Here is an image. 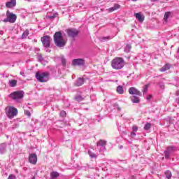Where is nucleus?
<instances>
[{
	"label": "nucleus",
	"instance_id": "obj_1",
	"mask_svg": "<svg viewBox=\"0 0 179 179\" xmlns=\"http://www.w3.org/2000/svg\"><path fill=\"white\" fill-rule=\"evenodd\" d=\"M53 41L56 47H59V48L62 47H65L66 45V43L68 41L62 36V33L61 31L55 32L53 36Z\"/></svg>",
	"mask_w": 179,
	"mask_h": 179
},
{
	"label": "nucleus",
	"instance_id": "obj_2",
	"mask_svg": "<svg viewBox=\"0 0 179 179\" xmlns=\"http://www.w3.org/2000/svg\"><path fill=\"white\" fill-rule=\"evenodd\" d=\"M35 78L41 82V83H45V82H48L50 78V73L48 72H39L37 71L35 75Z\"/></svg>",
	"mask_w": 179,
	"mask_h": 179
},
{
	"label": "nucleus",
	"instance_id": "obj_3",
	"mask_svg": "<svg viewBox=\"0 0 179 179\" xmlns=\"http://www.w3.org/2000/svg\"><path fill=\"white\" fill-rule=\"evenodd\" d=\"M111 66L113 69H121L124 68V59L121 57H116L111 62Z\"/></svg>",
	"mask_w": 179,
	"mask_h": 179
},
{
	"label": "nucleus",
	"instance_id": "obj_4",
	"mask_svg": "<svg viewBox=\"0 0 179 179\" xmlns=\"http://www.w3.org/2000/svg\"><path fill=\"white\" fill-rule=\"evenodd\" d=\"M6 115L9 120H12L17 115V109L13 106H7L6 108Z\"/></svg>",
	"mask_w": 179,
	"mask_h": 179
},
{
	"label": "nucleus",
	"instance_id": "obj_5",
	"mask_svg": "<svg viewBox=\"0 0 179 179\" xmlns=\"http://www.w3.org/2000/svg\"><path fill=\"white\" fill-rule=\"evenodd\" d=\"M6 17H7L3 20V22L5 23H7V22H9V23H15V22H16V20L17 19L16 15L9 12V10L6 12Z\"/></svg>",
	"mask_w": 179,
	"mask_h": 179
},
{
	"label": "nucleus",
	"instance_id": "obj_6",
	"mask_svg": "<svg viewBox=\"0 0 179 179\" xmlns=\"http://www.w3.org/2000/svg\"><path fill=\"white\" fill-rule=\"evenodd\" d=\"M41 41L45 48H50L51 45V37L50 36L46 35L43 37H41Z\"/></svg>",
	"mask_w": 179,
	"mask_h": 179
},
{
	"label": "nucleus",
	"instance_id": "obj_7",
	"mask_svg": "<svg viewBox=\"0 0 179 179\" xmlns=\"http://www.w3.org/2000/svg\"><path fill=\"white\" fill-rule=\"evenodd\" d=\"M66 33L69 37H71V38H75L79 35V31L75 28H70L66 29Z\"/></svg>",
	"mask_w": 179,
	"mask_h": 179
},
{
	"label": "nucleus",
	"instance_id": "obj_8",
	"mask_svg": "<svg viewBox=\"0 0 179 179\" xmlns=\"http://www.w3.org/2000/svg\"><path fill=\"white\" fill-rule=\"evenodd\" d=\"M24 96L23 92L20 91L14 92L10 94V99L13 100H20L23 99Z\"/></svg>",
	"mask_w": 179,
	"mask_h": 179
},
{
	"label": "nucleus",
	"instance_id": "obj_9",
	"mask_svg": "<svg viewBox=\"0 0 179 179\" xmlns=\"http://www.w3.org/2000/svg\"><path fill=\"white\" fill-rule=\"evenodd\" d=\"M85 61L83 59H75L72 61L73 66H85Z\"/></svg>",
	"mask_w": 179,
	"mask_h": 179
},
{
	"label": "nucleus",
	"instance_id": "obj_10",
	"mask_svg": "<svg viewBox=\"0 0 179 179\" xmlns=\"http://www.w3.org/2000/svg\"><path fill=\"white\" fill-rule=\"evenodd\" d=\"M173 152H176V148L173 145H170L167 147L166 150L165 151V157L169 159L170 157V154L173 153Z\"/></svg>",
	"mask_w": 179,
	"mask_h": 179
},
{
	"label": "nucleus",
	"instance_id": "obj_11",
	"mask_svg": "<svg viewBox=\"0 0 179 179\" xmlns=\"http://www.w3.org/2000/svg\"><path fill=\"white\" fill-rule=\"evenodd\" d=\"M29 163H31V164H37V155L29 154Z\"/></svg>",
	"mask_w": 179,
	"mask_h": 179
},
{
	"label": "nucleus",
	"instance_id": "obj_12",
	"mask_svg": "<svg viewBox=\"0 0 179 179\" xmlns=\"http://www.w3.org/2000/svg\"><path fill=\"white\" fill-rule=\"evenodd\" d=\"M129 94H136V96H142V94L136 87H130L129 89Z\"/></svg>",
	"mask_w": 179,
	"mask_h": 179
},
{
	"label": "nucleus",
	"instance_id": "obj_13",
	"mask_svg": "<svg viewBox=\"0 0 179 179\" xmlns=\"http://www.w3.org/2000/svg\"><path fill=\"white\" fill-rule=\"evenodd\" d=\"M6 8H15L16 6V0H10V1H8L6 3Z\"/></svg>",
	"mask_w": 179,
	"mask_h": 179
},
{
	"label": "nucleus",
	"instance_id": "obj_14",
	"mask_svg": "<svg viewBox=\"0 0 179 179\" xmlns=\"http://www.w3.org/2000/svg\"><path fill=\"white\" fill-rule=\"evenodd\" d=\"M120 8H121V5L116 3L113 6V7L109 8L108 9V12L109 13H111V12H114L115 10H118V9H120Z\"/></svg>",
	"mask_w": 179,
	"mask_h": 179
},
{
	"label": "nucleus",
	"instance_id": "obj_15",
	"mask_svg": "<svg viewBox=\"0 0 179 179\" xmlns=\"http://www.w3.org/2000/svg\"><path fill=\"white\" fill-rule=\"evenodd\" d=\"M134 15H135L137 20H138V22H141L142 23V22H143V20H145V17L143 15H141V13H137Z\"/></svg>",
	"mask_w": 179,
	"mask_h": 179
},
{
	"label": "nucleus",
	"instance_id": "obj_16",
	"mask_svg": "<svg viewBox=\"0 0 179 179\" xmlns=\"http://www.w3.org/2000/svg\"><path fill=\"white\" fill-rule=\"evenodd\" d=\"M85 83V78H80L77 80L76 86H82Z\"/></svg>",
	"mask_w": 179,
	"mask_h": 179
},
{
	"label": "nucleus",
	"instance_id": "obj_17",
	"mask_svg": "<svg viewBox=\"0 0 179 179\" xmlns=\"http://www.w3.org/2000/svg\"><path fill=\"white\" fill-rule=\"evenodd\" d=\"M169 69H170V64H166L162 66L159 71L160 72H166V71H169Z\"/></svg>",
	"mask_w": 179,
	"mask_h": 179
},
{
	"label": "nucleus",
	"instance_id": "obj_18",
	"mask_svg": "<svg viewBox=\"0 0 179 179\" xmlns=\"http://www.w3.org/2000/svg\"><path fill=\"white\" fill-rule=\"evenodd\" d=\"M97 146H106L107 145V141L105 140H99L96 143Z\"/></svg>",
	"mask_w": 179,
	"mask_h": 179
},
{
	"label": "nucleus",
	"instance_id": "obj_19",
	"mask_svg": "<svg viewBox=\"0 0 179 179\" xmlns=\"http://www.w3.org/2000/svg\"><path fill=\"white\" fill-rule=\"evenodd\" d=\"M50 177L52 178H57V177H59V173H58L57 171H52L50 173Z\"/></svg>",
	"mask_w": 179,
	"mask_h": 179
},
{
	"label": "nucleus",
	"instance_id": "obj_20",
	"mask_svg": "<svg viewBox=\"0 0 179 179\" xmlns=\"http://www.w3.org/2000/svg\"><path fill=\"white\" fill-rule=\"evenodd\" d=\"M9 85L11 87H15V86L17 85V80H10Z\"/></svg>",
	"mask_w": 179,
	"mask_h": 179
},
{
	"label": "nucleus",
	"instance_id": "obj_21",
	"mask_svg": "<svg viewBox=\"0 0 179 179\" xmlns=\"http://www.w3.org/2000/svg\"><path fill=\"white\" fill-rule=\"evenodd\" d=\"M131 99L132 103H139V101H140L139 98L136 96H131Z\"/></svg>",
	"mask_w": 179,
	"mask_h": 179
},
{
	"label": "nucleus",
	"instance_id": "obj_22",
	"mask_svg": "<svg viewBox=\"0 0 179 179\" xmlns=\"http://www.w3.org/2000/svg\"><path fill=\"white\" fill-rule=\"evenodd\" d=\"M117 92L119 93V94H122L124 93V88L122 86H118L117 87Z\"/></svg>",
	"mask_w": 179,
	"mask_h": 179
},
{
	"label": "nucleus",
	"instance_id": "obj_23",
	"mask_svg": "<svg viewBox=\"0 0 179 179\" xmlns=\"http://www.w3.org/2000/svg\"><path fill=\"white\" fill-rule=\"evenodd\" d=\"M165 176H166V178L171 179V176H172L171 171H166L165 172Z\"/></svg>",
	"mask_w": 179,
	"mask_h": 179
},
{
	"label": "nucleus",
	"instance_id": "obj_24",
	"mask_svg": "<svg viewBox=\"0 0 179 179\" xmlns=\"http://www.w3.org/2000/svg\"><path fill=\"white\" fill-rule=\"evenodd\" d=\"M170 15H171V13L170 12H166L164 15V20H165V22H167V20L169 19Z\"/></svg>",
	"mask_w": 179,
	"mask_h": 179
},
{
	"label": "nucleus",
	"instance_id": "obj_25",
	"mask_svg": "<svg viewBox=\"0 0 179 179\" xmlns=\"http://www.w3.org/2000/svg\"><path fill=\"white\" fill-rule=\"evenodd\" d=\"M152 127V124L150 123H147L145 127H144V129L145 131H149V129H150V127Z\"/></svg>",
	"mask_w": 179,
	"mask_h": 179
},
{
	"label": "nucleus",
	"instance_id": "obj_26",
	"mask_svg": "<svg viewBox=\"0 0 179 179\" xmlns=\"http://www.w3.org/2000/svg\"><path fill=\"white\" fill-rule=\"evenodd\" d=\"M149 86H150V84H147L144 86V89H143V93H148V89H149Z\"/></svg>",
	"mask_w": 179,
	"mask_h": 179
},
{
	"label": "nucleus",
	"instance_id": "obj_27",
	"mask_svg": "<svg viewBox=\"0 0 179 179\" xmlns=\"http://www.w3.org/2000/svg\"><path fill=\"white\" fill-rule=\"evenodd\" d=\"M75 100H76V101H83V97H82L80 96H78L75 97Z\"/></svg>",
	"mask_w": 179,
	"mask_h": 179
},
{
	"label": "nucleus",
	"instance_id": "obj_28",
	"mask_svg": "<svg viewBox=\"0 0 179 179\" xmlns=\"http://www.w3.org/2000/svg\"><path fill=\"white\" fill-rule=\"evenodd\" d=\"M29 34V30H26L23 34H22V38H24V37H27V35Z\"/></svg>",
	"mask_w": 179,
	"mask_h": 179
},
{
	"label": "nucleus",
	"instance_id": "obj_29",
	"mask_svg": "<svg viewBox=\"0 0 179 179\" xmlns=\"http://www.w3.org/2000/svg\"><path fill=\"white\" fill-rule=\"evenodd\" d=\"M131 48H132V46H131V45H127L125 50H127V52H129V51L131 50Z\"/></svg>",
	"mask_w": 179,
	"mask_h": 179
},
{
	"label": "nucleus",
	"instance_id": "obj_30",
	"mask_svg": "<svg viewBox=\"0 0 179 179\" xmlns=\"http://www.w3.org/2000/svg\"><path fill=\"white\" fill-rule=\"evenodd\" d=\"M8 179H16V176H15L13 174H10V175H9Z\"/></svg>",
	"mask_w": 179,
	"mask_h": 179
},
{
	"label": "nucleus",
	"instance_id": "obj_31",
	"mask_svg": "<svg viewBox=\"0 0 179 179\" xmlns=\"http://www.w3.org/2000/svg\"><path fill=\"white\" fill-rule=\"evenodd\" d=\"M25 115H27L28 117H30L31 115V113H30V111L29 110H24Z\"/></svg>",
	"mask_w": 179,
	"mask_h": 179
},
{
	"label": "nucleus",
	"instance_id": "obj_32",
	"mask_svg": "<svg viewBox=\"0 0 179 179\" xmlns=\"http://www.w3.org/2000/svg\"><path fill=\"white\" fill-rule=\"evenodd\" d=\"M62 117H66V112L62 110L61 113H60Z\"/></svg>",
	"mask_w": 179,
	"mask_h": 179
},
{
	"label": "nucleus",
	"instance_id": "obj_33",
	"mask_svg": "<svg viewBox=\"0 0 179 179\" xmlns=\"http://www.w3.org/2000/svg\"><path fill=\"white\" fill-rule=\"evenodd\" d=\"M132 129L134 132H136L138 131V127L134 125L132 127Z\"/></svg>",
	"mask_w": 179,
	"mask_h": 179
},
{
	"label": "nucleus",
	"instance_id": "obj_34",
	"mask_svg": "<svg viewBox=\"0 0 179 179\" xmlns=\"http://www.w3.org/2000/svg\"><path fill=\"white\" fill-rule=\"evenodd\" d=\"M131 138H134V136H136V134H135V132H131Z\"/></svg>",
	"mask_w": 179,
	"mask_h": 179
},
{
	"label": "nucleus",
	"instance_id": "obj_35",
	"mask_svg": "<svg viewBox=\"0 0 179 179\" xmlns=\"http://www.w3.org/2000/svg\"><path fill=\"white\" fill-rule=\"evenodd\" d=\"M103 40H110V36L102 38Z\"/></svg>",
	"mask_w": 179,
	"mask_h": 179
},
{
	"label": "nucleus",
	"instance_id": "obj_36",
	"mask_svg": "<svg viewBox=\"0 0 179 179\" xmlns=\"http://www.w3.org/2000/svg\"><path fill=\"white\" fill-rule=\"evenodd\" d=\"M152 97H153V96L149 95V96L147 97V100H150V99H152Z\"/></svg>",
	"mask_w": 179,
	"mask_h": 179
},
{
	"label": "nucleus",
	"instance_id": "obj_37",
	"mask_svg": "<svg viewBox=\"0 0 179 179\" xmlns=\"http://www.w3.org/2000/svg\"><path fill=\"white\" fill-rule=\"evenodd\" d=\"M62 62L63 65H65V64H66L65 59H62Z\"/></svg>",
	"mask_w": 179,
	"mask_h": 179
},
{
	"label": "nucleus",
	"instance_id": "obj_38",
	"mask_svg": "<svg viewBox=\"0 0 179 179\" xmlns=\"http://www.w3.org/2000/svg\"><path fill=\"white\" fill-rule=\"evenodd\" d=\"M92 157H97V156H96V155L93 154L92 155H91Z\"/></svg>",
	"mask_w": 179,
	"mask_h": 179
},
{
	"label": "nucleus",
	"instance_id": "obj_39",
	"mask_svg": "<svg viewBox=\"0 0 179 179\" xmlns=\"http://www.w3.org/2000/svg\"><path fill=\"white\" fill-rule=\"evenodd\" d=\"M152 1V2H156V1H157V0H151Z\"/></svg>",
	"mask_w": 179,
	"mask_h": 179
},
{
	"label": "nucleus",
	"instance_id": "obj_40",
	"mask_svg": "<svg viewBox=\"0 0 179 179\" xmlns=\"http://www.w3.org/2000/svg\"><path fill=\"white\" fill-rule=\"evenodd\" d=\"M133 2H136L138 0H131Z\"/></svg>",
	"mask_w": 179,
	"mask_h": 179
},
{
	"label": "nucleus",
	"instance_id": "obj_41",
	"mask_svg": "<svg viewBox=\"0 0 179 179\" xmlns=\"http://www.w3.org/2000/svg\"><path fill=\"white\" fill-rule=\"evenodd\" d=\"M117 110H119V111H120V110H121V108H118Z\"/></svg>",
	"mask_w": 179,
	"mask_h": 179
},
{
	"label": "nucleus",
	"instance_id": "obj_42",
	"mask_svg": "<svg viewBox=\"0 0 179 179\" xmlns=\"http://www.w3.org/2000/svg\"><path fill=\"white\" fill-rule=\"evenodd\" d=\"M32 179H36V178H32Z\"/></svg>",
	"mask_w": 179,
	"mask_h": 179
}]
</instances>
